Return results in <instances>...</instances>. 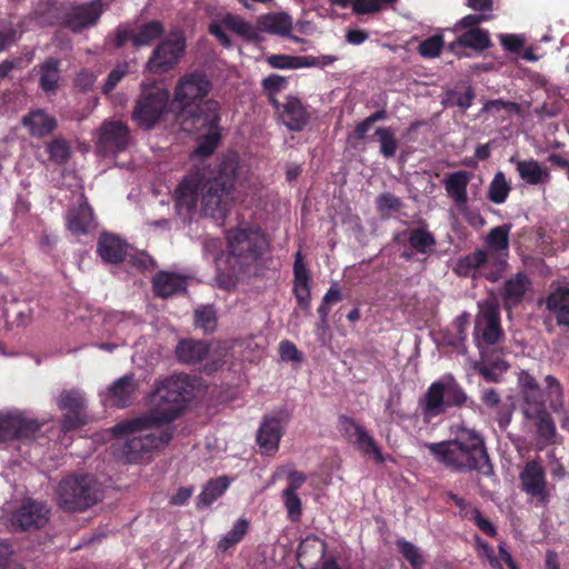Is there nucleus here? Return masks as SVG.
I'll list each match as a JSON object with an SVG mask.
<instances>
[{"instance_id":"1","label":"nucleus","mask_w":569,"mask_h":569,"mask_svg":"<svg viewBox=\"0 0 569 569\" xmlns=\"http://www.w3.org/2000/svg\"><path fill=\"white\" fill-rule=\"evenodd\" d=\"M191 396L192 385L188 376L168 377L148 395V411L142 416L120 421L113 426V431H144L171 423L186 410Z\"/></svg>"},{"instance_id":"2","label":"nucleus","mask_w":569,"mask_h":569,"mask_svg":"<svg viewBox=\"0 0 569 569\" xmlns=\"http://www.w3.org/2000/svg\"><path fill=\"white\" fill-rule=\"evenodd\" d=\"M425 446L437 462L453 472L495 476L485 438L475 429L460 428L453 439Z\"/></svg>"},{"instance_id":"3","label":"nucleus","mask_w":569,"mask_h":569,"mask_svg":"<svg viewBox=\"0 0 569 569\" xmlns=\"http://www.w3.org/2000/svg\"><path fill=\"white\" fill-rule=\"evenodd\" d=\"M238 177V164L233 159H223L208 174L203 172L201 186V210L217 221L223 220L229 211L232 190Z\"/></svg>"},{"instance_id":"4","label":"nucleus","mask_w":569,"mask_h":569,"mask_svg":"<svg viewBox=\"0 0 569 569\" xmlns=\"http://www.w3.org/2000/svg\"><path fill=\"white\" fill-rule=\"evenodd\" d=\"M467 393L452 375H445L433 381L419 400L426 422L443 415L449 408H460L467 402Z\"/></svg>"},{"instance_id":"5","label":"nucleus","mask_w":569,"mask_h":569,"mask_svg":"<svg viewBox=\"0 0 569 569\" xmlns=\"http://www.w3.org/2000/svg\"><path fill=\"white\" fill-rule=\"evenodd\" d=\"M57 493L59 506L70 512L83 511L99 500L96 480L89 475L64 477Z\"/></svg>"},{"instance_id":"6","label":"nucleus","mask_w":569,"mask_h":569,"mask_svg":"<svg viewBox=\"0 0 569 569\" xmlns=\"http://www.w3.org/2000/svg\"><path fill=\"white\" fill-rule=\"evenodd\" d=\"M110 430L117 438L123 436L127 437L121 452L130 463L141 461L144 456L150 453L152 450L164 448L173 437V428L171 427L162 430L159 428H151L144 431H128L124 433H116L113 431V427Z\"/></svg>"},{"instance_id":"7","label":"nucleus","mask_w":569,"mask_h":569,"mask_svg":"<svg viewBox=\"0 0 569 569\" xmlns=\"http://www.w3.org/2000/svg\"><path fill=\"white\" fill-rule=\"evenodd\" d=\"M168 89L158 84H142L132 110V120L143 130H151L162 119L169 106Z\"/></svg>"},{"instance_id":"8","label":"nucleus","mask_w":569,"mask_h":569,"mask_svg":"<svg viewBox=\"0 0 569 569\" xmlns=\"http://www.w3.org/2000/svg\"><path fill=\"white\" fill-rule=\"evenodd\" d=\"M227 242L230 253L243 264L256 262L269 246L264 233L258 227L231 229L227 233Z\"/></svg>"},{"instance_id":"9","label":"nucleus","mask_w":569,"mask_h":569,"mask_svg":"<svg viewBox=\"0 0 569 569\" xmlns=\"http://www.w3.org/2000/svg\"><path fill=\"white\" fill-rule=\"evenodd\" d=\"M212 89V83L202 71L183 74L176 84L172 108L179 117H184L190 108L204 101Z\"/></svg>"},{"instance_id":"10","label":"nucleus","mask_w":569,"mask_h":569,"mask_svg":"<svg viewBox=\"0 0 569 569\" xmlns=\"http://www.w3.org/2000/svg\"><path fill=\"white\" fill-rule=\"evenodd\" d=\"M479 311L475 319L473 338L479 348L499 343L503 337L500 308L497 302L486 300L478 303Z\"/></svg>"},{"instance_id":"11","label":"nucleus","mask_w":569,"mask_h":569,"mask_svg":"<svg viewBox=\"0 0 569 569\" xmlns=\"http://www.w3.org/2000/svg\"><path fill=\"white\" fill-rule=\"evenodd\" d=\"M186 50V38L180 32L170 33L152 51L147 69L152 73H166L173 69Z\"/></svg>"},{"instance_id":"12","label":"nucleus","mask_w":569,"mask_h":569,"mask_svg":"<svg viewBox=\"0 0 569 569\" xmlns=\"http://www.w3.org/2000/svg\"><path fill=\"white\" fill-rule=\"evenodd\" d=\"M57 406L67 411L61 419V431L68 433L78 430L88 423L87 400L84 393L71 389L62 390L58 397Z\"/></svg>"},{"instance_id":"13","label":"nucleus","mask_w":569,"mask_h":569,"mask_svg":"<svg viewBox=\"0 0 569 569\" xmlns=\"http://www.w3.org/2000/svg\"><path fill=\"white\" fill-rule=\"evenodd\" d=\"M520 410L526 419L547 410L545 393L537 379L527 370L518 375Z\"/></svg>"},{"instance_id":"14","label":"nucleus","mask_w":569,"mask_h":569,"mask_svg":"<svg viewBox=\"0 0 569 569\" xmlns=\"http://www.w3.org/2000/svg\"><path fill=\"white\" fill-rule=\"evenodd\" d=\"M203 184V172L197 171L186 176L173 193L176 210L179 216L191 218L198 206L201 186Z\"/></svg>"},{"instance_id":"15","label":"nucleus","mask_w":569,"mask_h":569,"mask_svg":"<svg viewBox=\"0 0 569 569\" xmlns=\"http://www.w3.org/2000/svg\"><path fill=\"white\" fill-rule=\"evenodd\" d=\"M521 490L535 499L538 503L545 506L549 500L547 488L546 471L541 462L537 459L529 460L525 463L519 473Z\"/></svg>"},{"instance_id":"16","label":"nucleus","mask_w":569,"mask_h":569,"mask_svg":"<svg viewBox=\"0 0 569 569\" xmlns=\"http://www.w3.org/2000/svg\"><path fill=\"white\" fill-rule=\"evenodd\" d=\"M130 130L122 121L106 120L99 129L97 147L104 154H118L130 143Z\"/></svg>"},{"instance_id":"17","label":"nucleus","mask_w":569,"mask_h":569,"mask_svg":"<svg viewBox=\"0 0 569 569\" xmlns=\"http://www.w3.org/2000/svg\"><path fill=\"white\" fill-rule=\"evenodd\" d=\"M44 503L28 499L12 513L11 525L21 531L40 529L48 522Z\"/></svg>"},{"instance_id":"18","label":"nucleus","mask_w":569,"mask_h":569,"mask_svg":"<svg viewBox=\"0 0 569 569\" xmlns=\"http://www.w3.org/2000/svg\"><path fill=\"white\" fill-rule=\"evenodd\" d=\"M138 391V382L133 375H124L117 379L108 389L103 398L107 407L123 409L131 406Z\"/></svg>"},{"instance_id":"19","label":"nucleus","mask_w":569,"mask_h":569,"mask_svg":"<svg viewBox=\"0 0 569 569\" xmlns=\"http://www.w3.org/2000/svg\"><path fill=\"white\" fill-rule=\"evenodd\" d=\"M102 13L100 0L70 8L64 14L63 23L73 32L93 26Z\"/></svg>"},{"instance_id":"20","label":"nucleus","mask_w":569,"mask_h":569,"mask_svg":"<svg viewBox=\"0 0 569 569\" xmlns=\"http://www.w3.org/2000/svg\"><path fill=\"white\" fill-rule=\"evenodd\" d=\"M221 104L214 99H207L184 114V119H190L193 127L202 129H221Z\"/></svg>"},{"instance_id":"21","label":"nucleus","mask_w":569,"mask_h":569,"mask_svg":"<svg viewBox=\"0 0 569 569\" xmlns=\"http://www.w3.org/2000/svg\"><path fill=\"white\" fill-rule=\"evenodd\" d=\"M327 543L316 535H308L301 539L297 552L298 563L301 569H319L325 561Z\"/></svg>"},{"instance_id":"22","label":"nucleus","mask_w":569,"mask_h":569,"mask_svg":"<svg viewBox=\"0 0 569 569\" xmlns=\"http://www.w3.org/2000/svg\"><path fill=\"white\" fill-rule=\"evenodd\" d=\"M310 272L305 263L302 252L298 250L295 253L292 292L295 295L298 306L303 310H309L310 308Z\"/></svg>"},{"instance_id":"23","label":"nucleus","mask_w":569,"mask_h":569,"mask_svg":"<svg viewBox=\"0 0 569 569\" xmlns=\"http://www.w3.org/2000/svg\"><path fill=\"white\" fill-rule=\"evenodd\" d=\"M21 124L33 138L50 136L58 127V121L44 109H32L21 118Z\"/></svg>"},{"instance_id":"24","label":"nucleus","mask_w":569,"mask_h":569,"mask_svg":"<svg viewBox=\"0 0 569 569\" xmlns=\"http://www.w3.org/2000/svg\"><path fill=\"white\" fill-rule=\"evenodd\" d=\"M530 287L531 281L522 271L507 279L501 291L505 308L511 309L519 306Z\"/></svg>"},{"instance_id":"25","label":"nucleus","mask_w":569,"mask_h":569,"mask_svg":"<svg viewBox=\"0 0 569 569\" xmlns=\"http://www.w3.org/2000/svg\"><path fill=\"white\" fill-rule=\"evenodd\" d=\"M280 118L290 131L299 132L307 126L310 116L300 99L288 97L282 104Z\"/></svg>"},{"instance_id":"26","label":"nucleus","mask_w":569,"mask_h":569,"mask_svg":"<svg viewBox=\"0 0 569 569\" xmlns=\"http://www.w3.org/2000/svg\"><path fill=\"white\" fill-rule=\"evenodd\" d=\"M93 210L87 201L79 203L67 212L68 230L74 236H84L94 227Z\"/></svg>"},{"instance_id":"27","label":"nucleus","mask_w":569,"mask_h":569,"mask_svg":"<svg viewBox=\"0 0 569 569\" xmlns=\"http://www.w3.org/2000/svg\"><path fill=\"white\" fill-rule=\"evenodd\" d=\"M283 429L281 421L274 417H266L257 433V442L266 453H273L279 449Z\"/></svg>"},{"instance_id":"28","label":"nucleus","mask_w":569,"mask_h":569,"mask_svg":"<svg viewBox=\"0 0 569 569\" xmlns=\"http://www.w3.org/2000/svg\"><path fill=\"white\" fill-rule=\"evenodd\" d=\"M153 292L159 298H169L187 291V281L183 276L169 271H159L152 278Z\"/></svg>"},{"instance_id":"29","label":"nucleus","mask_w":569,"mask_h":569,"mask_svg":"<svg viewBox=\"0 0 569 569\" xmlns=\"http://www.w3.org/2000/svg\"><path fill=\"white\" fill-rule=\"evenodd\" d=\"M97 252L104 262L118 264L127 256V243L113 234L102 233L98 240Z\"/></svg>"},{"instance_id":"30","label":"nucleus","mask_w":569,"mask_h":569,"mask_svg":"<svg viewBox=\"0 0 569 569\" xmlns=\"http://www.w3.org/2000/svg\"><path fill=\"white\" fill-rule=\"evenodd\" d=\"M547 309L555 315L560 327L569 328V288L558 287L549 293L546 300Z\"/></svg>"},{"instance_id":"31","label":"nucleus","mask_w":569,"mask_h":569,"mask_svg":"<svg viewBox=\"0 0 569 569\" xmlns=\"http://www.w3.org/2000/svg\"><path fill=\"white\" fill-rule=\"evenodd\" d=\"M469 181L470 173L465 170L451 172L443 180L447 194L459 208L465 207L468 202L467 187Z\"/></svg>"},{"instance_id":"32","label":"nucleus","mask_w":569,"mask_h":569,"mask_svg":"<svg viewBox=\"0 0 569 569\" xmlns=\"http://www.w3.org/2000/svg\"><path fill=\"white\" fill-rule=\"evenodd\" d=\"M510 162L516 163V170L519 177L528 184H539L550 180V172L543 168L537 160H516L510 158Z\"/></svg>"},{"instance_id":"33","label":"nucleus","mask_w":569,"mask_h":569,"mask_svg":"<svg viewBox=\"0 0 569 569\" xmlns=\"http://www.w3.org/2000/svg\"><path fill=\"white\" fill-rule=\"evenodd\" d=\"M209 353V346L201 340L183 339L177 348L176 355L180 362L194 365L206 359Z\"/></svg>"},{"instance_id":"34","label":"nucleus","mask_w":569,"mask_h":569,"mask_svg":"<svg viewBox=\"0 0 569 569\" xmlns=\"http://www.w3.org/2000/svg\"><path fill=\"white\" fill-rule=\"evenodd\" d=\"M60 64L58 58L49 57L39 66V87L46 93L56 92L60 80Z\"/></svg>"},{"instance_id":"35","label":"nucleus","mask_w":569,"mask_h":569,"mask_svg":"<svg viewBox=\"0 0 569 569\" xmlns=\"http://www.w3.org/2000/svg\"><path fill=\"white\" fill-rule=\"evenodd\" d=\"M260 29L270 34L289 37L292 30V19L286 12L268 13L259 19Z\"/></svg>"},{"instance_id":"36","label":"nucleus","mask_w":569,"mask_h":569,"mask_svg":"<svg viewBox=\"0 0 569 569\" xmlns=\"http://www.w3.org/2000/svg\"><path fill=\"white\" fill-rule=\"evenodd\" d=\"M527 420L535 422L538 441L545 446L557 443L556 423L548 410Z\"/></svg>"},{"instance_id":"37","label":"nucleus","mask_w":569,"mask_h":569,"mask_svg":"<svg viewBox=\"0 0 569 569\" xmlns=\"http://www.w3.org/2000/svg\"><path fill=\"white\" fill-rule=\"evenodd\" d=\"M455 46L483 51L491 46V40L488 31L475 28L462 33L456 42L450 44V49L452 50Z\"/></svg>"},{"instance_id":"38","label":"nucleus","mask_w":569,"mask_h":569,"mask_svg":"<svg viewBox=\"0 0 569 569\" xmlns=\"http://www.w3.org/2000/svg\"><path fill=\"white\" fill-rule=\"evenodd\" d=\"M510 229L511 226L502 224L492 228L488 232L485 242L489 253H499L505 258L508 257Z\"/></svg>"},{"instance_id":"39","label":"nucleus","mask_w":569,"mask_h":569,"mask_svg":"<svg viewBox=\"0 0 569 569\" xmlns=\"http://www.w3.org/2000/svg\"><path fill=\"white\" fill-rule=\"evenodd\" d=\"M486 261L487 250L477 249L458 261L456 272L461 277L476 278Z\"/></svg>"},{"instance_id":"40","label":"nucleus","mask_w":569,"mask_h":569,"mask_svg":"<svg viewBox=\"0 0 569 569\" xmlns=\"http://www.w3.org/2000/svg\"><path fill=\"white\" fill-rule=\"evenodd\" d=\"M230 481L228 477L222 476L210 480L203 487L201 493L197 498V507H209L228 489Z\"/></svg>"},{"instance_id":"41","label":"nucleus","mask_w":569,"mask_h":569,"mask_svg":"<svg viewBox=\"0 0 569 569\" xmlns=\"http://www.w3.org/2000/svg\"><path fill=\"white\" fill-rule=\"evenodd\" d=\"M164 33V27L161 21L151 20L139 26L134 30L133 46L140 48L150 46L153 41L159 39Z\"/></svg>"},{"instance_id":"42","label":"nucleus","mask_w":569,"mask_h":569,"mask_svg":"<svg viewBox=\"0 0 569 569\" xmlns=\"http://www.w3.org/2000/svg\"><path fill=\"white\" fill-rule=\"evenodd\" d=\"M222 23L228 30L248 41H256L259 37L258 30L239 16L227 13L222 19Z\"/></svg>"},{"instance_id":"43","label":"nucleus","mask_w":569,"mask_h":569,"mask_svg":"<svg viewBox=\"0 0 569 569\" xmlns=\"http://www.w3.org/2000/svg\"><path fill=\"white\" fill-rule=\"evenodd\" d=\"M408 243L417 252L429 254L437 243L436 237L423 228H415L408 231Z\"/></svg>"},{"instance_id":"44","label":"nucleus","mask_w":569,"mask_h":569,"mask_svg":"<svg viewBox=\"0 0 569 569\" xmlns=\"http://www.w3.org/2000/svg\"><path fill=\"white\" fill-rule=\"evenodd\" d=\"M352 442L359 451L363 455H372L375 460L378 463L385 462V457L377 445L376 440L368 433V431L361 426V428H357V433L355 438L350 441Z\"/></svg>"},{"instance_id":"45","label":"nucleus","mask_w":569,"mask_h":569,"mask_svg":"<svg viewBox=\"0 0 569 569\" xmlns=\"http://www.w3.org/2000/svg\"><path fill=\"white\" fill-rule=\"evenodd\" d=\"M507 268V258L499 253H489L487 251V261L483 263L480 277L486 278L490 282H497Z\"/></svg>"},{"instance_id":"46","label":"nucleus","mask_w":569,"mask_h":569,"mask_svg":"<svg viewBox=\"0 0 569 569\" xmlns=\"http://www.w3.org/2000/svg\"><path fill=\"white\" fill-rule=\"evenodd\" d=\"M511 191L510 184L506 180L502 171H498L488 187L487 198L489 201L501 204L506 202Z\"/></svg>"},{"instance_id":"47","label":"nucleus","mask_w":569,"mask_h":569,"mask_svg":"<svg viewBox=\"0 0 569 569\" xmlns=\"http://www.w3.org/2000/svg\"><path fill=\"white\" fill-rule=\"evenodd\" d=\"M396 546L399 553L410 563L412 569H423L426 560L417 546L405 539H398Z\"/></svg>"},{"instance_id":"48","label":"nucleus","mask_w":569,"mask_h":569,"mask_svg":"<svg viewBox=\"0 0 569 569\" xmlns=\"http://www.w3.org/2000/svg\"><path fill=\"white\" fill-rule=\"evenodd\" d=\"M375 136L378 137L380 142V153L382 157L387 159L395 157L399 143L393 130L389 127H380L376 130Z\"/></svg>"},{"instance_id":"49","label":"nucleus","mask_w":569,"mask_h":569,"mask_svg":"<svg viewBox=\"0 0 569 569\" xmlns=\"http://www.w3.org/2000/svg\"><path fill=\"white\" fill-rule=\"evenodd\" d=\"M249 528V522L246 519H239L233 525L232 529L222 537L218 542V548L221 551H227L229 548L238 545L246 536Z\"/></svg>"},{"instance_id":"50","label":"nucleus","mask_w":569,"mask_h":569,"mask_svg":"<svg viewBox=\"0 0 569 569\" xmlns=\"http://www.w3.org/2000/svg\"><path fill=\"white\" fill-rule=\"evenodd\" d=\"M402 207V200L391 192H382L376 198V208L382 218L400 211Z\"/></svg>"},{"instance_id":"51","label":"nucleus","mask_w":569,"mask_h":569,"mask_svg":"<svg viewBox=\"0 0 569 569\" xmlns=\"http://www.w3.org/2000/svg\"><path fill=\"white\" fill-rule=\"evenodd\" d=\"M194 326L204 333H212L217 328L216 311L211 306L202 307L194 312Z\"/></svg>"},{"instance_id":"52","label":"nucleus","mask_w":569,"mask_h":569,"mask_svg":"<svg viewBox=\"0 0 569 569\" xmlns=\"http://www.w3.org/2000/svg\"><path fill=\"white\" fill-rule=\"evenodd\" d=\"M47 152L49 154V159L57 163L63 164L70 158V147L66 140L61 138H56L47 144Z\"/></svg>"},{"instance_id":"53","label":"nucleus","mask_w":569,"mask_h":569,"mask_svg":"<svg viewBox=\"0 0 569 569\" xmlns=\"http://www.w3.org/2000/svg\"><path fill=\"white\" fill-rule=\"evenodd\" d=\"M221 140V129H209L208 133L200 138L196 153L200 157H209L217 149Z\"/></svg>"},{"instance_id":"54","label":"nucleus","mask_w":569,"mask_h":569,"mask_svg":"<svg viewBox=\"0 0 569 569\" xmlns=\"http://www.w3.org/2000/svg\"><path fill=\"white\" fill-rule=\"evenodd\" d=\"M397 1L398 0H355L352 1V11L356 14H372L382 11Z\"/></svg>"},{"instance_id":"55","label":"nucleus","mask_w":569,"mask_h":569,"mask_svg":"<svg viewBox=\"0 0 569 569\" xmlns=\"http://www.w3.org/2000/svg\"><path fill=\"white\" fill-rule=\"evenodd\" d=\"M546 393L550 402V407L557 410L563 402V388L559 379L552 375L545 378Z\"/></svg>"},{"instance_id":"56","label":"nucleus","mask_w":569,"mask_h":569,"mask_svg":"<svg viewBox=\"0 0 569 569\" xmlns=\"http://www.w3.org/2000/svg\"><path fill=\"white\" fill-rule=\"evenodd\" d=\"M18 413H0V441L18 438Z\"/></svg>"},{"instance_id":"57","label":"nucleus","mask_w":569,"mask_h":569,"mask_svg":"<svg viewBox=\"0 0 569 569\" xmlns=\"http://www.w3.org/2000/svg\"><path fill=\"white\" fill-rule=\"evenodd\" d=\"M443 48V37L441 34L431 36L420 42L418 52L423 58H437Z\"/></svg>"},{"instance_id":"58","label":"nucleus","mask_w":569,"mask_h":569,"mask_svg":"<svg viewBox=\"0 0 569 569\" xmlns=\"http://www.w3.org/2000/svg\"><path fill=\"white\" fill-rule=\"evenodd\" d=\"M283 505L291 521H299L302 516V502L297 492L282 491Z\"/></svg>"},{"instance_id":"59","label":"nucleus","mask_w":569,"mask_h":569,"mask_svg":"<svg viewBox=\"0 0 569 569\" xmlns=\"http://www.w3.org/2000/svg\"><path fill=\"white\" fill-rule=\"evenodd\" d=\"M475 98L476 91L471 86H468L465 92L457 90H450L448 92V101L450 104L457 106L463 111L472 106Z\"/></svg>"},{"instance_id":"60","label":"nucleus","mask_w":569,"mask_h":569,"mask_svg":"<svg viewBox=\"0 0 569 569\" xmlns=\"http://www.w3.org/2000/svg\"><path fill=\"white\" fill-rule=\"evenodd\" d=\"M18 438L17 439H34L40 431L42 423L34 419H28L21 413H18Z\"/></svg>"},{"instance_id":"61","label":"nucleus","mask_w":569,"mask_h":569,"mask_svg":"<svg viewBox=\"0 0 569 569\" xmlns=\"http://www.w3.org/2000/svg\"><path fill=\"white\" fill-rule=\"evenodd\" d=\"M129 71L127 62L118 63L108 74V78L102 87L103 93H110L117 84L123 79Z\"/></svg>"},{"instance_id":"62","label":"nucleus","mask_w":569,"mask_h":569,"mask_svg":"<svg viewBox=\"0 0 569 569\" xmlns=\"http://www.w3.org/2000/svg\"><path fill=\"white\" fill-rule=\"evenodd\" d=\"M500 110H506L507 112L515 113V114H519L521 111L520 106L517 102L506 101V100L499 98V99L488 100L483 104L481 112L482 113L490 112V111L498 112Z\"/></svg>"},{"instance_id":"63","label":"nucleus","mask_w":569,"mask_h":569,"mask_svg":"<svg viewBox=\"0 0 569 569\" xmlns=\"http://www.w3.org/2000/svg\"><path fill=\"white\" fill-rule=\"evenodd\" d=\"M470 519L487 536H489V537L497 536L496 527L491 523V521L489 519H487L482 516L481 511L478 508H472V510L470 511Z\"/></svg>"},{"instance_id":"64","label":"nucleus","mask_w":569,"mask_h":569,"mask_svg":"<svg viewBox=\"0 0 569 569\" xmlns=\"http://www.w3.org/2000/svg\"><path fill=\"white\" fill-rule=\"evenodd\" d=\"M287 84V80L284 77L272 73L264 78L261 82L262 89L267 96H271L272 93H278L284 88Z\"/></svg>"}]
</instances>
